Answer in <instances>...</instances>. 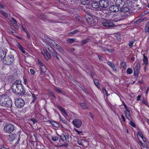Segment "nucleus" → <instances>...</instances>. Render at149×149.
Returning <instances> with one entry per match:
<instances>
[{"instance_id":"obj_1","label":"nucleus","mask_w":149,"mask_h":149,"mask_svg":"<svg viewBox=\"0 0 149 149\" xmlns=\"http://www.w3.org/2000/svg\"><path fill=\"white\" fill-rule=\"evenodd\" d=\"M11 90L12 92L17 95H23L25 93V89L20 79L16 80L13 84Z\"/></svg>"},{"instance_id":"obj_2","label":"nucleus","mask_w":149,"mask_h":149,"mask_svg":"<svg viewBox=\"0 0 149 149\" xmlns=\"http://www.w3.org/2000/svg\"><path fill=\"white\" fill-rule=\"evenodd\" d=\"M15 129V127L13 124L9 123L7 124L4 126L3 131L8 134L11 133L13 132Z\"/></svg>"},{"instance_id":"obj_3","label":"nucleus","mask_w":149,"mask_h":149,"mask_svg":"<svg viewBox=\"0 0 149 149\" xmlns=\"http://www.w3.org/2000/svg\"><path fill=\"white\" fill-rule=\"evenodd\" d=\"M4 58V59L3 60V63L6 65H10L12 64L14 61V56L11 54L9 55Z\"/></svg>"},{"instance_id":"obj_4","label":"nucleus","mask_w":149,"mask_h":149,"mask_svg":"<svg viewBox=\"0 0 149 149\" xmlns=\"http://www.w3.org/2000/svg\"><path fill=\"white\" fill-rule=\"evenodd\" d=\"M15 104L17 107L18 108H22L24 106L25 102L22 99L18 98L15 100Z\"/></svg>"},{"instance_id":"obj_5","label":"nucleus","mask_w":149,"mask_h":149,"mask_svg":"<svg viewBox=\"0 0 149 149\" xmlns=\"http://www.w3.org/2000/svg\"><path fill=\"white\" fill-rule=\"evenodd\" d=\"M120 10L121 12L124 13L123 14L125 15V18H127L131 14L130 9L128 7H123L120 9Z\"/></svg>"},{"instance_id":"obj_6","label":"nucleus","mask_w":149,"mask_h":149,"mask_svg":"<svg viewBox=\"0 0 149 149\" xmlns=\"http://www.w3.org/2000/svg\"><path fill=\"white\" fill-rule=\"evenodd\" d=\"M72 123L74 126L77 128H79L81 126L82 122L80 119H75L72 120Z\"/></svg>"},{"instance_id":"obj_7","label":"nucleus","mask_w":149,"mask_h":149,"mask_svg":"<svg viewBox=\"0 0 149 149\" xmlns=\"http://www.w3.org/2000/svg\"><path fill=\"white\" fill-rule=\"evenodd\" d=\"M12 101L8 96H7L5 101L3 104L2 106L6 107H12Z\"/></svg>"},{"instance_id":"obj_8","label":"nucleus","mask_w":149,"mask_h":149,"mask_svg":"<svg viewBox=\"0 0 149 149\" xmlns=\"http://www.w3.org/2000/svg\"><path fill=\"white\" fill-rule=\"evenodd\" d=\"M109 5V3L108 2L105 1H103L101 2V7H100V9L103 13H106L105 9Z\"/></svg>"},{"instance_id":"obj_9","label":"nucleus","mask_w":149,"mask_h":149,"mask_svg":"<svg viewBox=\"0 0 149 149\" xmlns=\"http://www.w3.org/2000/svg\"><path fill=\"white\" fill-rule=\"evenodd\" d=\"M7 50L3 47H0V58L1 59H3L6 57Z\"/></svg>"},{"instance_id":"obj_10","label":"nucleus","mask_w":149,"mask_h":149,"mask_svg":"<svg viewBox=\"0 0 149 149\" xmlns=\"http://www.w3.org/2000/svg\"><path fill=\"white\" fill-rule=\"evenodd\" d=\"M125 4L124 0H116V5L118 8L123 7Z\"/></svg>"},{"instance_id":"obj_11","label":"nucleus","mask_w":149,"mask_h":149,"mask_svg":"<svg viewBox=\"0 0 149 149\" xmlns=\"http://www.w3.org/2000/svg\"><path fill=\"white\" fill-rule=\"evenodd\" d=\"M92 2H93L91 3V4L93 8H98L100 9V4L98 1H94V0H93Z\"/></svg>"},{"instance_id":"obj_12","label":"nucleus","mask_w":149,"mask_h":149,"mask_svg":"<svg viewBox=\"0 0 149 149\" xmlns=\"http://www.w3.org/2000/svg\"><path fill=\"white\" fill-rule=\"evenodd\" d=\"M102 24L103 26L105 27H112L113 26L115 25L114 23L109 22H102Z\"/></svg>"},{"instance_id":"obj_13","label":"nucleus","mask_w":149,"mask_h":149,"mask_svg":"<svg viewBox=\"0 0 149 149\" xmlns=\"http://www.w3.org/2000/svg\"><path fill=\"white\" fill-rule=\"evenodd\" d=\"M38 62L39 64L42 67V68H40L41 71L43 73L45 72L46 70V68L44 64L42 63L41 61H39V60H38Z\"/></svg>"},{"instance_id":"obj_14","label":"nucleus","mask_w":149,"mask_h":149,"mask_svg":"<svg viewBox=\"0 0 149 149\" xmlns=\"http://www.w3.org/2000/svg\"><path fill=\"white\" fill-rule=\"evenodd\" d=\"M10 22L15 29H19V26L17 24L16 21L13 18H12L11 20L10 21Z\"/></svg>"},{"instance_id":"obj_15","label":"nucleus","mask_w":149,"mask_h":149,"mask_svg":"<svg viewBox=\"0 0 149 149\" xmlns=\"http://www.w3.org/2000/svg\"><path fill=\"white\" fill-rule=\"evenodd\" d=\"M54 47L60 53L63 54L64 53V51L62 47L57 44L55 45Z\"/></svg>"},{"instance_id":"obj_16","label":"nucleus","mask_w":149,"mask_h":149,"mask_svg":"<svg viewBox=\"0 0 149 149\" xmlns=\"http://www.w3.org/2000/svg\"><path fill=\"white\" fill-rule=\"evenodd\" d=\"M109 8L111 11L114 12H118L119 10V8L116 5L111 6Z\"/></svg>"},{"instance_id":"obj_17","label":"nucleus","mask_w":149,"mask_h":149,"mask_svg":"<svg viewBox=\"0 0 149 149\" xmlns=\"http://www.w3.org/2000/svg\"><path fill=\"white\" fill-rule=\"evenodd\" d=\"M93 0H82V4L84 5L90 6L91 4V2H92Z\"/></svg>"},{"instance_id":"obj_18","label":"nucleus","mask_w":149,"mask_h":149,"mask_svg":"<svg viewBox=\"0 0 149 149\" xmlns=\"http://www.w3.org/2000/svg\"><path fill=\"white\" fill-rule=\"evenodd\" d=\"M7 96L5 95H3L1 96H0V104L2 106L3 104L4 103L5 101Z\"/></svg>"},{"instance_id":"obj_19","label":"nucleus","mask_w":149,"mask_h":149,"mask_svg":"<svg viewBox=\"0 0 149 149\" xmlns=\"http://www.w3.org/2000/svg\"><path fill=\"white\" fill-rule=\"evenodd\" d=\"M48 50L50 52L52 56L54 57L57 54L56 52L52 47H50V48H48Z\"/></svg>"},{"instance_id":"obj_20","label":"nucleus","mask_w":149,"mask_h":149,"mask_svg":"<svg viewBox=\"0 0 149 149\" xmlns=\"http://www.w3.org/2000/svg\"><path fill=\"white\" fill-rule=\"evenodd\" d=\"M46 60L47 61H48L49 59L51 58L52 56L48 52L45 54H43Z\"/></svg>"},{"instance_id":"obj_21","label":"nucleus","mask_w":149,"mask_h":149,"mask_svg":"<svg viewBox=\"0 0 149 149\" xmlns=\"http://www.w3.org/2000/svg\"><path fill=\"white\" fill-rule=\"evenodd\" d=\"M130 111L128 110L125 111V114L126 118L129 120H130Z\"/></svg>"},{"instance_id":"obj_22","label":"nucleus","mask_w":149,"mask_h":149,"mask_svg":"<svg viewBox=\"0 0 149 149\" xmlns=\"http://www.w3.org/2000/svg\"><path fill=\"white\" fill-rule=\"evenodd\" d=\"M138 135H139L140 136L142 139L143 140L144 142H145L146 141V138L143 137V134L142 133V132L141 131H139L137 133Z\"/></svg>"},{"instance_id":"obj_23","label":"nucleus","mask_w":149,"mask_h":149,"mask_svg":"<svg viewBox=\"0 0 149 149\" xmlns=\"http://www.w3.org/2000/svg\"><path fill=\"white\" fill-rule=\"evenodd\" d=\"M134 74L136 77V78H137V77H138V75H139V70L137 69H136V68H134Z\"/></svg>"},{"instance_id":"obj_24","label":"nucleus","mask_w":149,"mask_h":149,"mask_svg":"<svg viewBox=\"0 0 149 149\" xmlns=\"http://www.w3.org/2000/svg\"><path fill=\"white\" fill-rule=\"evenodd\" d=\"M107 63L113 69V70L115 71L116 70V68L114 64L110 62H107Z\"/></svg>"},{"instance_id":"obj_25","label":"nucleus","mask_w":149,"mask_h":149,"mask_svg":"<svg viewBox=\"0 0 149 149\" xmlns=\"http://www.w3.org/2000/svg\"><path fill=\"white\" fill-rule=\"evenodd\" d=\"M48 42L54 47L55 46L57 43L54 41L50 39H49L48 40Z\"/></svg>"},{"instance_id":"obj_26","label":"nucleus","mask_w":149,"mask_h":149,"mask_svg":"<svg viewBox=\"0 0 149 149\" xmlns=\"http://www.w3.org/2000/svg\"><path fill=\"white\" fill-rule=\"evenodd\" d=\"M9 140L10 141H13L15 139V135L13 134H10L9 135Z\"/></svg>"},{"instance_id":"obj_27","label":"nucleus","mask_w":149,"mask_h":149,"mask_svg":"<svg viewBox=\"0 0 149 149\" xmlns=\"http://www.w3.org/2000/svg\"><path fill=\"white\" fill-rule=\"evenodd\" d=\"M145 30L146 32H149V22H148L146 23Z\"/></svg>"},{"instance_id":"obj_28","label":"nucleus","mask_w":149,"mask_h":149,"mask_svg":"<svg viewBox=\"0 0 149 149\" xmlns=\"http://www.w3.org/2000/svg\"><path fill=\"white\" fill-rule=\"evenodd\" d=\"M32 97L33 98V100L32 102H31V103H33L36 102V101L37 100V96H35V95L34 94H32Z\"/></svg>"},{"instance_id":"obj_29","label":"nucleus","mask_w":149,"mask_h":149,"mask_svg":"<svg viewBox=\"0 0 149 149\" xmlns=\"http://www.w3.org/2000/svg\"><path fill=\"white\" fill-rule=\"evenodd\" d=\"M89 40L90 39L89 38H87L82 40L81 42L82 44L84 45L86 43H88L89 42Z\"/></svg>"},{"instance_id":"obj_30","label":"nucleus","mask_w":149,"mask_h":149,"mask_svg":"<svg viewBox=\"0 0 149 149\" xmlns=\"http://www.w3.org/2000/svg\"><path fill=\"white\" fill-rule=\"evenodd\" d=\"M76 40V39L74 38H68L67 40V41L70 44H72L73 43L74 41Z\"/></svg>"},{"instance_id":"obj_31","label":"nucleus","mask_w":149,"mask_h":149,"mask_svg":"<svg viewBox=\"0 0 149 149\" xmlns=\"http://www.w3.org/2000/svg\"><path fill=\"white\" fill-rule=\"evenodd\" d=\"M74 130L75 131L77 134L79 135H83V132L82 131H79L76 129L74 128Z\"/></svg>"},{"instance_id":"obj_32","label":"nucleus","mask_w":149,"mask_h":149,"mask_svg":"<svg viewBox=\"0 0 149 149\" xmlns=\"http://www.w3.org/2000/svg\"><path fill=\"white\" fill-rule=\"evenodd\" d=\"M50 123L53 126L56 127H58L59 125L57 123L54 121H50Z\"/></svg>"},{"instance_id":"obj_33","label":"nucleus","mask_w":149,"mask_h":149,"mask_svg":"<svg viewBox=\"0 0 149 149\" xmlns=\"http://www.w3.org/2000/svg\"><path fill=\"white\" fill-rule=\"evenodd\" d=\"M121 66H122L123 68L125 70L126 68V63L125 61H123L121 63Z\"/></svg>"},{"instance_id":"obj_34","label":"nucleus","mask_w":149,"mask_h":149,"mask_svg":"<svg viewBox=\"0 0 149 149\" xmlns=\"http://www.w3.org/2000/svg\"><path fill=\"white\" fill-rule=\"evenodd\" d=\"M143 61L144 62V64L145 65H147L148 62V58L145 56H144Z\"/></svg>"},{"instance_id":"obj_35","label":"nucleus","mask_w":149,"mask_h":149,"mask_svg":"<svg viewBox=\"0 0 149 149\" xmlns=\"http://www.w3.org/2000/svg\"><path fill=\"white\" fill-rule=\"evenodd\" d=\"M0 13L4 16L6 17H8V15L7 13L5 12L2 10H0Z\"/></svg>"},{"instance_id":"obj_36","label":"nucleus","mask_w":149,"mask_h":149,"mask_svg":"<svg viewBox=\"0 0 149 149\" xmlns=\"http://www.w3.org/2000/svg\"><path fill=\"white\" fill-rule=\"evenodd\" d=\"M134 41L135 40H131L129 42L128 45L130 47H132L133 44L135 42Z\"/></svg>"},{"instance_id":"obj_37","label":"nucleus","mask_w":149,"mask_h":149,"mask_svg":"<svg viewBox=\"0 0 149 149\" xmlns=\"http://www.w3.org/2000/svg\"><path fill=\"white\" fill-rule=\"evenodd\" d=\"M94 82L95 84V85L98 87V85L99 84V80L97 79H95L94 80Z\"/></svg>"},{"instance_id":"obj_38","label":"nucleus","mask_w":149,"mask_h":149,"mask_svg":"<svg viewBox=\"0 0 149 149\" xmlns=\"http://www.w3.org/2000/svg\"><path fill=\"white\" fill-rule=\"evenodd\" d=\"M133 72L131 68H128L127 70V74H131Z\"/></svg>"},{"instance_id":"obj_39","label":"nucleus","mask_w":149,"mask_h":149,"mask_svg":"<svg viewBox=\"0 0 149 149\" xmlns=\"http://www.w3.org/2000/svg\"><path fill=\"white\" fill-rule=\"evenodd\" d=\"M54 90L56 92L58 93H62V91L59 88L55 87L54 88Z\"/></svg>"},{"instance_id":"obj_40","label":"nucleus","mask_w":149,"mask_h":149,"mask_svg":"<svg viewBox=\"0 0 149 149\" xmlns=\"http://www.w3.org/2000/svg\"><path fill=\"white\" fill-rule=\"evenodd\" d=\"M61 139L63 141L65 142L66 140V137L63 134L61 136Z\"/></svg>"},{"instance_id":"obj_41","label":"nucleus","mask_w":149,"mask_h":149,"mask_svg":"<svg viewBox=\"0 0 149 149\" xmlns=\"http://www.w3.org/2000/svg\"><path fill=\"white\" fill-rule=\"evenodd\" d=\"M51 139L53 141H55L58 140V138L56 136H54L52 137Z\"/></svg>"},{"instance_id":"obj_42","label":"nucleus","mask_w":149,"mask_h":149,"mask_svg":"<svg viewBox=\"0 0 149 149\" xmlns=\"http://www.w3.org/2000/svg\"><path fill=\"white\" fill-rule=\"evenodd\" d=\"M81 106L83 109H85L87 108V107L86 104L84 103H82L80 104Z\"/></svg>"},{"instance_id":"obj_43","label":"nucleus","mask_w":149,"mask_h":149,"mask_svg":"<svg viewBox=\"0 0 149 149\" xmlns=\"http://www.w3.org/2000/svg\"><path fill=\"white\" fill-rule=\"evenodd\" d=\"M139 144L140 146H141L143 147H145L146 146V145L145 144L142 143V141H140L139 142Z\"/></svg>"},{"instance_id":"obj_44","label":"nucleus","mask_w":149,"mask_h":149,"mask_svg":"<svg viewBox=\"0 0 149 149\" xmlns=\"http://www.w3.org/2000/svg\"><path fill=\"white\" fill-rule=\"evenodd\" d=\"M19 49L23 54H24L25 53V51L24 49L22 46Z\"/></svg>"},{"instance_id":"obj_45","label":"nucleus","mask_w":149,"mask_h":149,"mask_svg":"<svg viewBox=\"0 0 149 149\" xmlns=\"http://www.w3.org/2000/svg\"><path fill=\"white\" fill-rule=\"evenodd\" d=\"M21 28L23 30L25 31V32H26L27 31L25 29V25L22 24L21 25Z\"/></svg>"},{"instance_id":"obj_46","label":"nucleus","mask_w":149,"mask_h":149,"mask_svg":"<svg viewBox=\"0 0 149 149\" xmlns=\"http://www.w3.org/2000/svg\"><path fill=\"white\" fill-rule=\"evenodd\" d=\"M75 50L74 48H70L68 50H67L68 52H73Z\"/></svg>"},{"instance_id":"obj_47","label":"nucleus","mask_w":149,"mask_h":149,"mask_svg":"<svg viewBox=\"0 0 149 149\" xmlns=\"http://www.w3.org/2000/svg\"><path fill=\"white\" fill-rule=\"evenodd\" d=\"M140 70V65L139 63H137L136 66L134 68Z\"/></svg>"},{"instance_id":"obj_48","label":"nucleus","mask_w":149,"mask_h":149,"mask_svg":"<svg viewBox=\"0 0 149 149\" xmlns=\"http://www.w3.org/2000/svg\"><path fill=\"white\" fill-rule=\"evenodd\" d=\"M130 124L132 126V127H135V124L134 123L132 122V121H130Z\"/></svg>"},{"instance_id":"obj_49","label":"nucleus","mask_w":149,"mask_h":149,"mask_svg":"<svg viewBox=\"0 0 149 149\" xmlns=\"http://www.w3.org/2000/svg\"><path fill=\"white\" fill-rule=\"evenodd\" d=\"M31 120L33 122V124H34L37 122V120L34 118H33L31 119Z\"/></svg>"},{"instance_id":"obj_50","label":"nucleus","mask_w":149,"mask_h":149,"mask_svg":"<svg viewBox=\"0 0 149 149\" xmlns=\"http://www.w3.org/2000/svg\"><path fill=\"white\" fill-rule=\"evenodd\" d=\"M30 72H31V73L33 74H34L35 73V71L32 69H30Z\"/></svg>"},{"instance_id":"obj_51","label":"nucleus","mask_w":149,"mask_h":149,"mask_svg":"<svg viewBox=\"0 0 149 149\" xmlns=\"http://www.w3.org/2000/svg\"><path fill=\"white\" fill-rule=\"evenodd\" d=\"M78 32V31L76 30H75V31H73L72 32H71L70 33H71L72 34H74L76 33H77V32Z\"/></svg>"},{"instance_id":"obj_52","label":"nucleus","mask_w":149,"mask_h":149,"mask_svg":"<svg viewBox=\"0 0 149 149\" xmlns=\"http://www.w3.org/2000/svg\"><path fill=\"white\" fill-rule=\"evenodd\" d=\"M61 111L63 113L65 114L66 115L67 114V113H66L65 111V110H64L63 108L61 110Z\"/></svg>"},{"instance_id":"obj_53","label":"nucleus","mask_w":149,"mask_h":149,"mask_svg":"<svg viewBox=\"0 0 149 149\" xmlns=\"http://www.w3.org/2000/svg\"><path fill=\"white\" fill-rule=\"evenodd\" d=\"M43 51L44 52V54H45L48 52L47 50L45 48H43Z\"/></svg>"},{"instance_id":"obj_54","label":"nucleus","mask_w":149,"mask_h":149,"mask_svg":"<svg viewBox=\"0 0 149 149\" xmlns=\"http://www.w3.org/2000/svg\"><path fill=\"white\" fill-rule=\"evenodd\" d=\"M106 51H108V52H109L111 53L113 51V50L112 49H109L108 48H106Z\"/></svg>"},{"instance_id":"obj_55","label":"nucleus","mask_w":149,"mask_h":149,"mask_svg":"<svg viewBox=\"0 0 149 149\" xmlns=\"http://www.w3.org/2000/svg\"><path fill=\"white\" fill-rule=\"evenodd\" d=\"M10 32L12 33H15V31L13 29H10L9 31Z\"/></svg>"},{"instance_id":"obj_56","label":"nucleus","mask_w":149,"mask_h":149,"mask_svg":"<svg viewBox=\"0 0 149 149\" xmlns=\"http://www.w3.org/2000/svg\"><path fill=\"white\" fill-rule=\"evenodd\" d=\"M54 57L56 58L58 60H60V58L59 57L58 55L57 54L55 56H54Z\"/></svg>"},{"instance_id":"obj_57","label":"nucleus","mask_w":149,"mask_h":149,"mask_svg":"<svg viewBox=\"0 0 149 149\" xmlns=\"http://www.w3.org/2000/svg\"><path fill=\"white\" fill-rule=\"evenodd\" d=\"M142 102L146 105H147L148 104V102L147 101L145 100H143L142 101Z\"/></svg>"},{"instance_id":"obj_58","label":"nucleus","mask_w":149,"mask_h":149,"mask_svg":"<svg viewBox=\"0 0 149 149\" xmlns=\"http://www.w3.org/2000/svg\"><path fill=\"white\" fill-rule=\"evenodd\" d=\"M17 45L18 47L19 48L22 47L20 44L19 43H18Z\"/></svg>"},{"instance_id":"obj_59","label":"nucleus","mask_w":149,"mask_h":149,"mask_svg":"<svg viewBox=\"0 0 149 149\" xmlns=\"http://www.w3.org/2000/svg\"><path fill=\"white\" fill-rule=\"evenodd\" d=\"M141 95H138V96L137 98V99H136L137 100H138V101L139 100H140V98H141Z\"/></svg>"},{"instance_id":"obj_60","label":"nucleus","mask_w":149,"mask_h":149,"mask_svg":"<svg viewBox=\"0 0 149 149\" xmlns=\"http://www.w3.org/2000/svg\"><path fill=\"white\" fill-rule=\"evenodd\" d=\"M50 94L51 95L54 97H55V98H56L55 96H54V93H53V92H50Z\"/></svg>"},{"instance_id":"obj_61","label":"nucleus","mask_w":149,"mask_h":149,"mask_svg":"<svg viewBox=\"0 0 149 149\" xmlns=\"http://www.w3.org/2000/svg\"><path fill=\"white\" fill-rule=\"evenodd\" d=\"M82 90L86 94H88V92L86 90V89H83Z\"/></svg>"},{"instance_id":"obj_62","label":"nucleus","mask_w":149,"mask_h":149,"mask_svg":"<svg viewBox=\"0 0 149 149\" xmlns=\"http://www.w3.org/2000/svg\"><path fill=\"white\" fill-rule=\"evenodd\" d=\"M76 18L78 20H80L81 19V17H80L77 16H76Z\"/></svg>"},{"instance_id":"obj_63","label":"nucleus","mask_w":149,"mask_h":149,"mask_svg":"<svg viewBox=\"0 0 149 149\" xmlns=\"http://www.w3.org/2000/svg\"><path fill=\"white\" fill-rule=\"evenodd\" d=\"M98 58L100 60H102L103 57L102 56L100 55H98Z\"/></svg>"},{"instance_id":"obj_64","label":"nucleus","mask_w":149,"mask_h":149,"mask_svg":"<svg viewBox=\"0 0 149 149\" xmlns=\"http://www.w3.org/2000/svg\"><path fill=\"white\" fill-rule=\"evenodd\" d=\"M121 118H122V119H123V121L124 122H125V117L123 115H122L121 116Z\"/></svg>"}]
</instances>
